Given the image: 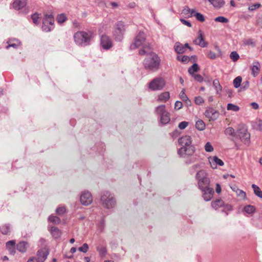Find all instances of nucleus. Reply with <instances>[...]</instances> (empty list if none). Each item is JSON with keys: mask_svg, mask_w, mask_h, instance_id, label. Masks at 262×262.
<instances>
[{"mask_svg": "<svg viewBox=\"0 0 262 262\" xmlns=\"http://www.w3.org/2000/svg\"><path fill=\"white\" fill-rule=\"evenodd\" d=\"M179 144L181 147L178 150V154L180 157L192 156L194 151V147L191 145L192 139L189 136H184L179 139Z\"/></svg>", "mask_w": 262, "mask_h": 262, "instance_id": "f257e3e1", "label": "nucleus"}, {"mask_svg": "<svg viewBox=\"0 0 262 262\" xmlns=\"http://www.w3.org/2000/svg\"><path fill=\"white\" fill-rule=\"evenodd\" d=\"M145 35L143 32H139L136 36L135 41L131 44L130 49L135 50L137 48L142 47V49L139 51V55H143L149 52L150 48L149 45L146 42Z\"/></svg>", "mask_w": 262, "mask_h": 262, "instance_id": "f03ea898", "label": "nucleus"}, {"mask_svg": "<svg viewBox=\"0 0 262 262\" xmlns=\"http://www.w3.org/2000/svg\"><path fill=\"white\" fill-rule=\"evenodd\" d=\"M146 54H147V56L144 60L143 64L144 68L148 70H157L160 63V59L158 55L152 52L151 50H149V52L146 53Z\"/></svg>", "mask_w": 262, "mask_h": 262, "instance_id": "7ed1b4c3", "label": "nucleus"}, {"mask_svg": "<svg viewBox=\"0 0 262 262\" xmlns=\"http://www.w3.org/2000/svg\"><path fill=\"white\" fill-rule=\"evenodd\" d=\"M93 37V33L91 32L78 31L74 35L75 43L81 46H85L89 45Z\"/></svg>", "mask_w": 262, "mask_h": 262, "instance_id": "20e7f679", "label": "nucleus"}, {"mask_svg": "<svg viewBox=\"0 0 262 262\" xmlns=\"http://www.w3.org/2000/svg\"><path fill=\"white\" fill-rule=\"evenodd\" d=\"M195 178L198 181L199 189H204L210 186V181L205 170H201L198 171L196 174Z\"/></svg>", "mask_w": 262, "mask_h": 262, "instance_id": "39448f33", "label": "nucleus"}, {"mask_svg": "<svg viewBox=\"0 0 262 262\" xmlns=\"http://www.w3.org/2000/svg\"><path fill=\"white\" fill-rule=\"evenodd\" d=\"M155 112L160 117L161 124H166L170 121V114L166 110L165 105H161L157 107Z\"/></svg>", "mask_w": 262, "mask_h": 262, "instance_id": "423d86ee", "label": "nucleus"}, {"mask_svg": "<svg viewBox=\"0 0 262 262\" xmlns=\"http://www.w3.org/2000/svg\"><path fill=\"white\" fill-rule=\"evenodd\" d=\"M125 31V25L123 22L120 21L116 24L113 31V36L118 41H121Z\"/></svg>", "mask_w": 262, "mask_h": 262, "instance_id": "0eeeda50", "label": "nucleus"}, {"mask_svg": "<svg viewBox=\"0 0 262 262\" xmlns=\"http://www.w3.org/2000/svg\"><path fill=\"white\" fill-rule=\"evenodd\" d=\"M101 202L102 205L107 209L114 207L116 204L115 200L108 191L103 193L101 197Z\"/></svg>", "mask_w": 262, "mask_h": 262, "instance_id": "6e6552de", "label": "nucleus"}, {"mask_svg": "<svg viewBox=\"0 0 262 262\" xmlns=\"http://www.w3.org/2000/svg\"><path fill=\"white\" fill-rule=\"evenodd\" d=\"M54 19L52 14H46L42 21V29L43 31L48 32L54 28Z\"/></svg>", "mask_w": 262, "mask_h": 262, "instance_id": "1a4fd4ad", "label": "nucleus"}, {"mask_svg": "<svg viewBox=\"0 0 262 262\" xmlns=\"http://www.w3.org/2000/svg\"><path fill=\"white\" fill-rule=\"evenodd\" d=\"M165 84L162 78H156L149 83V88L152 90H160L162 89Z\"/></svg>", "mask_w": 262, "mask_h": 262, "instance_id": "9d476101", "label": "nucleus"}, {"mask_svg": "<svg viewBox=\"0 0 262 262\" xmlns=\"http://www.w3.org/2000/svg\"><path fill=\"white\" fill-rule=\"evenodd\" d=\"M237 134L242 142L245 143H248L249 142L250 135L248 132L247 129L245 125H242L237 129Z\"/></svg>", "mask_w": 262, "mask_h": 262, "instance_id": "9b49d317", "label": "nucleus"}, {"mask_svg": "<svg viewBox=\"0 0 262 262\" xmlns=\"http://www.w3.org/2000/svg\"><path fill=\"white\" fill-rule=\"evenodd\" d=\"M202 192V196L204 200L206 201H209L211 200L214 193L213 188L210 186L204 189H200Z\"/></svg>", "mask_w": 262, "mask_h": 262, "instance_id": "f8f14e48", "label": "nucleus"}, {"mask_svg": "<svg viewBox=\"0 0 262 262\" xmlns=\"http://www.w3.org/2000/svg\"><path fill=\"white\" fill-rule=\"evenodd\" d=\"M93 201L91 194L89 191H84L80 196V202L83 205H90Z\"/></svg>", "mask_w": 262, "mask_h": 262, "instance_id": "ddd939ff", "label": "nucleus"}, {"mask_svg": "<svg viewBox=\"0 0 262 262\" xmlns=\"http://www.w3.org/2000/svg\"><path fill=\"white\" fill-rule=\"evenodd\" d=\"M205 115L210 120H215L219 117V112L212 107H208L205 112Z\"/></svg>", "mask_w": 262, "mask_h": 262, "instance_id": "4468645a", "label": "nucleus"}, {"mask_svg": "<svg viewBox=\"0 0 262 262\" xmlns=\"http://www.w3.org/2000/svg\"><path fill=\"white\" fill-rule=\"evenodd\" d=\"M49 251L46 249H42L37 251L36 257L35 258L36 262H44L47 258Z\"/></svg>", "mask_w": 262, "mask_h": 262, "instance_id": "2eb2a0df", "label": "nucleus"}, {"mask_svg": "<svg viewBox=\"0 0 262 262\" xmlns=\"http://www.w3.org/2000/svg\"><path fill=\"white\" fill-rule=\"evenodd\" d=\"M100 43L102 47L105 50L109 49L112 46V40L108 36L105 35L101 36Z\"/></svg>", "mask_w": 262, "mask_h": 262, "instance_id": "dca6fc26", "label": "nucleus"}, {"mask_svg": "<svg viewBox=\"0 0 262 262\" xmlns=\"http://www.w3.org/2000/svg\"><path fill=\"white\" fill-rule=\"evenodd\" d=\"M193 42L197 45L200 46L201 47H206L208 45V42H205L204 40L203 34L201 30L198 32V37L195 39Z\"/></svg>", "mask_w": 262, "mask_h": 262, "instance_id": "f3484780", "label": "nucleus"}, {"mask_svg": "<svg viewBox=\"0 0 262 262\" xmlns=\"http://www.w3.org/2000/svg\"><path fill=\"white\" fill-rule=\"evenodd\" d=\"M209 163L211 165V166L212 168H216L217 165L220 166H223L224 162L222 160L218 158L216 156H214L212 158H210L209 159Z\"/></svg>", "mask_w": 262, "mask_h": 262, "instance_id": "a211bd4d", "label": "nucleus"}, {"mask_svg": "<svg viewBox=\"0 0 262 262\" xmlns=\"http://www.w3.org/2000/svg\"><path fill=\"white\" fill-rule=\"evenodd\" d=\"M15 242L14 241H10L6 243V247L11 254H14L15 253Z\"/></svg>", "mask_w": 262, "mask_h": 262, "instance_id": "6ab92c4d", "label": "nucleus"}, {"mask_svg": "<svg viewBox=\"0 0 262 262\" xmlns=\"http://www.w3.org/2000/svg\"><path fill=\"white\" fill-rule=\"evenodd\" d=\"M26 5V0H15L13 3L14 9L19 10Z\"/></svg>", "mask_w": 262, "mask_h": 262, "instance_id": "aec40b11", "label": "nucleus"}, {"mask_svg": "<svg viewBox=\"0 0 262 262\" xmlns=\"http://www.w3.org/2000/svg\"><path fill=\"white\" fill-rule=\"evenodd\" d=\"M174 48L176 52L178 54H182L186 52L185 46L179 42L175 43Z\"/></svg>", "mask_w": 262, "mask_h": 262, "instance_id": "412c9836", "label": "nucleus"}, {"mask_svg": "<svg viewBox=\"0 0 262 262\" xmlns=\"http://www.w3.org/2000/svg\"><path fill=\"white\" fill-rule=\"evenodd\" d=\"M29 247L28 243L26 242H19L17 245V249L20 252H25Z\"/></svg>", "mask_w": 262, "mask_h": 262, "instance_id": "4be33fe9", "label": "nucleus"}, {"mask_svg": "<svg viewBox=\"0 0 262 262\" xmlns=\"http://www.w3.org/2000/svg\"><path fill=\"white\" fill-rule=\"evenodd\" d=\"M260 63L258 61H254L251 68L252 74L255 77L259 73L260 70Z\"/></svg>", "mask_w": 262, "mask_h": 262, "instance_id": "5701e85b", "label": "nucleus"}, {"mask_svg": "<svg viewBox=\"0 0 262 262\" xmlns=\"http://www.w3.org/2000/svg\"><path fill=\"white\" fill-rule=\"evenodd\" d=\"M208 1L215 8H221L225 4L224 0H208Z\"/></svg>", "mask_w": 262, "mask_h": 262, "instance_id": "b1692460", "label": "nucleus"}, {"mask_svg": "<svg viewBox=\"0 0 262 262\" xmlns=\"http://www.w3.org/2000/svg\"><path fill=\"white\" fill-rule=\"evenodd\" d=\"M50 231L53 236L55 238L59 237L61 234V231L55 227H51Z\"/></svg>", "mask_w": 262, "mask_h": 262, "instance_id": "393cba45", "label": "nucleus"}, {"mask_svg": "<svg viewBox=\"0 0 262 262\" xmlns=\"http://www.w3.org/2000/svg\"><path fill=\"white\" fill-rule=\"evenodd\" d=\"M169 92H163L159 96L158 101L159 102H166L169 99Z\"/></svg>", "mask_w": 262, "mask_h": 262, "instance_id": "a878e982", "label": "nucleus"}, {"mask_svg": "<svg viewBox=\"0 0 262 262\" xmlns=\"http://www.w3.org/2000/svg\"><path fill=\"white\" fill-rule=\"evenodd\" d=\"M224 205V202L221 199H217L214 201L212 202L211 206L215 209H217Z\"/></svg>", "mask_w": 262, "mask_h": 262, "instance_id": "bb28decb", "label": "nucleus"}, {"mask_svg": "<svg viewBox=\"0 0 262 262\" xmlns=\"http://www.w3.org/2000/svg\"><path fill=\"white\" fill-rule=\"evenodd\" d=\"M180 97L184 101L187 105H190L191 103L190 101L189 100L187 96L186 95L185 93V90H183L180 93Z\"/></svg>", "mask_w": 262, "mask_h": 262, "instance_id": "cd10ccee", "label": "nucleus"}, {"mask_svg": "<svg viewBox=\"0 0 262 262\" xmlns=\"http://www.w3.org/2000/svg\"><path fill=\"white\" fill-rule=\"evenodd\" d=\"M252 187L253 189L254 194L260 198H262V191L259 187L255 184H252Z\"/></svg>", "mask_w": 262, "mask_h": 262, "instance_id": "c85d7f7f", "label": "nucleus"}, {"mask_svg": "<svg viewBox=\"0 0 262 262\" xmlns=\"http://www.w3.org/2000/svg\"><path fill=\"white\" fill-rule=\"evenodd\" d=\"M195 127L199 130H203L205 128V124L202 120H198L195 122Z\"/></svg>", "mask_w": 262, "mask_h": 262, "instance_id": "c756f323", "label": "nucleus"}, {"mask_svg": "<svg viewBox=\"0 0 262 262\" xmlns=\"http://www.w3.org/2000/svg\"><path fill=\"white\" fill-rule=\"evenodd\" d=\"M48 221L54 224H59L61 220L59 217L54 216V215H50L48 217Z\"/></svg>", "mask_w": 262, "mask_h": 262, "instance_id": "7c9ffc66", "label": "nucleus"}, {"mask_svg": "<svg viewBox=\"0 0 262 262\" xmlns=\"http://www.w3.org/2000/svg\"><path fill=\"white\" fill-rule=\"evenodd\" d=\"M177 60L180 61L182 63H186L190 60V57L188 56L184 55H178L177 57Z\"/></svg>", "mask_w": 262, "mask_h": 262, "instance_id": "2f4dec72", "label": "nucleus"}, {"mask_svg": "<svg viewBox=\"0 0 262 262\" xmlns=\"http://www.w3.org/2000/svg\"><path fill=\"white\" fill-rule=\"evenodd\" d=\"M242 81V78L241 76H237L236 77L233 82V85L235 88H239Z\"/></svg>", "mask_w": 262, "mask_h": 262, "instance_id": "473e14b6", "label": "nucleus"}, {"mask_svg": "<svg viewBox=\"0 0 262 262\" xmlns=\"http://www.w3.org/2000/svg\"><path fill=\"white\" fill-rule=\"evenodd\" d=\"M213 85L214 86V88H215L217 93H220L222 92V86L220 85V84L219 83V81L218 80H217V79L214 80L213 81Z\"/></svg>", "mask_w": 262, "mask_h": 262, "instance_id": "72a5a7b5", "label": "nucleus"}, {"mask_svg": "<svg viewBox=\"0 0 262 262\" xmlns=\"http://www.w3.org/2000/svg\"><path fill=\"white\" fill-rule=\"evenodd\" d=\"M199 70V66L197 63H194L188 69V72L190 75H193Z\"/></svg>", "mask_w": 262, "mask_h": 262, "instance_id": "f704fd0d", "label": "nucleus"}, {"mask_svg": "<svg viewBox=\"0 0 262 262\" xmlns=\"http://www.w3.org/2000/svg\"><path fill=\"white\" fill-rule=\"evenodd\" d=\"M67 19L66 15L63 13L59 14L56 18L57 22L59 24L64 23L66 21Z\"/></svg>", "mask_w": 262, "mask_h": 262, "instance_id": "c9c22d12", "label": "nucleus"}, {"mask_svg": "<svg viewBox=\"0 0 262 262\" xmlns=\"http://www.w3.org/2000/svg\"><path fill=\"white\" fill-rule=\"evenodd\" d=\"M10 227L8 225L3 226L1 229V231L3 234H8L10 232Z\"/></svg>", "mask_w": 262, "mask_h": 262, "instance_id": "e433bc0d", "label": "nucleus"}, {"mask_svg": "<svg viewBox=\"0 0 262 262\" xmlns=\"http://www.w3.org/2000/svg\"><path fill=\"white\" fill-rule=\"evenodd\" d=\"M255 209L253 206L247 205L244 207V211L247 213L251 214L255 212Z\"/></svg>", "mask_w": 262, "mask_h": 262, "instance_id": "4c0bfd02", "label": "nucleus"}, {"mask_svg": "<svg viewBox=\"0 0 262 262\" xmlns=\"http://www.w3.org/2000/svg\"><path fill=\"white\" fill-rule=\"evenodd\" d=\"M227 108L228 110L232 111L233 112H237L239 110V107L237 105L232 103H228Z\"/></svg>", "mask_w": 262, "mask_h": 262, "instance_id": "58836bf2", "label": "nucleus"}, {"mask_svg": "<svg viewBox=\"0 0 262 262\" xmlns=\"http://www.w3.org/2000/svg\"><path fill=\"white\" fill-rule=\"evenodd\" d=\"M230 58L233 62H235L238 60L239 56L236 52L233 51L230 53Z\"/></svg>", "mask_w": 262, "mask_h": 262, "instance_id": "ea45409f", "label": "nucleus"}, {"mask_svg": "<svg viewBox=\"0 0 262 262\" xmlns=\"http://www.w3.org/2000/svg\"><path fill=\"white\" fill-rule=\"evenodd\" d=\"M97 250L98 251L101 256H104L106 253V249L105 247L103 246L98 247Z\"/></svg>", "mask_w": 262, "mask_h": 262, "instance_id": "a19ab883", "label": "nucleus"}, {"mask_svg": "<svg viewBox=\"0 0 262 262\" xmlns=\"http://www.w3.org/2000/svg\"><path fill=\"white\" fill-rule=\"evenodd\" d=\"M225 134L227 135L234 136V129L231 127H227L225 130Z\"/></svg>", "mask_w": 262, "mask_h": 262, "instance_id": "79ce46f5", "label": "nucleus"}, {"mask_svg": "<svg viewBox=\"0 0 262 262\" xmlns=\"http://www.w3.org/2000/svg\"><path fill=\"white\" fill-rule=\"evenodd\" d=\"M214 21L216 22H220L222 23H227L229 20L224 16H218L214 18Z\"/></svg>", "mask_w": 262, "mask_h": 262, "instance_id": "37998d69", "label": "nucleus"}, {"mask_svg": "<svg viewBox=\"0 0 262 262\" xmlns=\"http://www.w3.org/2000/svg\"><path fill=\"white\" fill-rule=\"evenodd\" d=\"M249 86V82L248 80L244 81L242 83H241L240 86V91H243L248 89Z\"/></svg>", "mask_w": 262, "mask_h": 262, "instance_id": "c03bdc74", "label": "nucleus"}, {"mask_svg": "<svg viewBox=\"0 0 262 262\" xmlns=\"http://www.w3.org/2000/svg\"><path fill=\"white\" fill-rule=\"evenodd\" d=\"M194 16H195L196 19L201 22H204L205 21V18L203 14L200 13H195L194 14Z\"/></svg>", "mask_w": 262, "mask_h": 262, "instance_id": "a18cd8bd", "label": "nucleus"}, {"mask_svg": "<svg viewBox=\"0 0 262 262\" xmlns=\"http://www.w3.org/2000/svg\"><path fill=\"white\" fill-rule=\"evenodd\" d=\"M205 150L207 152H211L213 150V147L210 142H207L205 145Z\"/></svg>", "mask_w": 262, "mask_h": 262, "instance_id": "49530a36", "label": "nucleus"}, {"mask_svg": "<svg viewBox=\"0 0 262 262\" xmlns=\"http://www.w3.org/2000/svg\"><path fill=\"white\" fill-rule=\"evenodd\" d=\"M207 56L210 59H214L219 56L212 51H209L207 54Z\"/></svg>", "mask_w": 262, "mask_h": 262, "instance_id": "de8ad7c7", "label": "nucleus"}, {"mask_svg": "<svg viewBox=\"0 0 262 262\" xmlns=\"http://www.w3.org/2000/svg\"><path fill=\"white\" fill-rule=\"evenodd\" d=\"M31 18L33 20V22L35 24L38 25L39 24V16H38V14H36V13L33 14V15H32Z\"/></svg>", "mask_w": 262, "mask_h": 262, "instance_id": "09e8293b", "label": "nucleus"}, {"mask_svg": "<svg viewBox=\"0 0 262 262\" xmlns=\"http://www.w3.org/2000/svg\"><path fill=\"white\" fill-rule=\"evenodd\" d=\"M236 193L238 196H240L242 199L246 198V194L245 192L241 189H236Z\"/></svg>", "mask_w": 262, "mask_h": 262, "instance_id": "8fccbe9b", "label": "nucleus"}, {"mask_svg": "<svg viewBox=\"0 0 262 262\" xmlns=\"http://www.w3.org/2000/svg\"><path fill=\"white\" fill-rule=\"evenodd\" d=\"M89 249V246L87 244H84L82 247L78 248V250L80 252L86 253Z\"/></svg>", "mask_w": 262, "mask_h": 262, "instance_id": "3c124183", "label": "nucleus"}, {"mask_svg": "<svg viewBox=\"0 0 262 262\" xmlns=\"http://www.w3.org/2000/svg\"><path fill=\"white\" fill-rule=\"evenodd\" d=\"M66 212V208L64 207H59L56 210V212L59 215H62Z\"/></svg>", "mask_w": 262, "mask_h": 262, "instance_id": "603ef678", "label": "nucleus"}, {"mask_svg": "<svg viewBox=\"0 0 262 262\" xmlns=\"http://www.w3.org/2000/svg\"><path fill=\"white\" fill-rule=\"evenodd\" d=\"M194 101L198 105H200L204 102L203 98L201 96L196 97L194 99Z\"/></svg>", "mask_w": 262, "mask_h": 262, "instance_id": "864d4df0", "label": "nucleus"}, {"mask_svg": "<svg viewBox=\"0 0 262 262\" xmlns=\"http://www.w3.org/2000/svg\"><path fill=\"white\" fill-rule=\"evenodd\" d=\"M188 122L182 121L179 123L178 127L180 129H184L188 126Z\"/></svg>", "mask_w": 262, "mask_h": 262, "instance_id": "5fc2aeb1", "label": "nucleus"}, {"mask_svg": "<svg viewBox=\"0 0 262 262\" xmlns=\"http://www.w3.org/2000/svg\"><path fill=\"white\" fill-rule=\"evenodd\" d=\"M260 7V4L257 3V4H255L250 6L248 8V9L250 11H254V10L259 8Z\"/></svg>", "mask_w": 262, "mask_h": 262, "instance_id": "6e6d98bb", "label": "nucleus"}, {"mask_svg": "<svg viewBox=\"0 0 262 262\" xmlns=\"http://www.w3.org/2000/svg\"><path fill=\"white\" fill-rule=\"evenodd\" d=\"M183 106L182 102L179 101H177L174 104L175 110H179Z\"/></svg>", "mask_w": 262, "mask_h": 262, "instance_id": "4d7b16f0", "label": "nucleus"}, {"mask_svg": "<svg viewBox=\"0 0 262 262\" xmlns=\"http://www.w3.org/2000/svg\"><path fill=\"white\" fill-rule=\"evenodd\" d=\"M193 76L194 79L198 82H201L203 81V77L200 74H195V75H193Z\"/></svg>", "mask_w": 262, "mask_h": 262, "instance_id": "13d9d810", "label": "nucleus"}, {"mask_svg": "<svg viewBox=\"0 0 262 262\" xmlns=\"http://www.w3.org/2000/svg\"><path fill=\"white\" fill-rule=\"evenodd\" d=\"M20 44V42L17 40L16 43H11L7 46L6 48L9 49L10 47H13L14 48L18 47Z\"/></svg>", "mask_w": 262, "mask_h": 262, "instance_id": "bf43d9fd", "label": "nucleus"}, {"mask_svg": "<svg viewBox=\"0 0 262 262\" xmlns=\"http://www.w3.org/2000/svg\"><path fill=\"white\" fill-rule=\"evenodd\" d=\"M180 21L183 25H186L189 27H191V24L189 21L182 18L180 19Z\"/></svg>", "mask_w": 262, "mask_h": 262, "instance_id": "052dcab7", "label": "nucleus"}, {"mask_svg": "<svg viewBox=\"0 0 262 262\" xmlns=\"http://www.w3.org/2000/svg\"><path fill=\"white\" fill-rule=\"evenodd\" d=\"M190 11L191 9L190 8H189L188 7H186L183 9V13L184 14L186 15L188 14V13H190Z\"/></svg>", "mask_w": 262, "mask_h": 262, "instance_id": "680f3d73", "label": "nucleus"}, {"mask_svg": "<svg viewBox=\"0 0 262 262\" xmlns=\"http://www.w3.org/2000/svg\"><path fill=\"white\" fill-rule=\"evenodd\" d=\"M250 105L255 110H257L258 108V104L256 102H252L250 104Z\"/></svg>", "mask_w": 262, "mask_h": 262, "instance_id": "e2e57ef3", "label": "nucleus"}, {"mask_svg": "<svg viewBox=\"0 0 262 262\" xmlns=\"http://www.w3.org/2000/svg\"><path fill=\"white\" fill-rule=\"evenodd\" d=\"M214 48L219 53L218 56H221L222 55V51H221V49H220V48L217 45H215L214 46Z\"/></svg>", "mask_w": 262, "mask_h": 262, "instance_id": "0e129e2a", "label": "nucleus"}, {"mask_svg": "<svg viewBox=\"0 0 262 262\" xmlns=\"http://www.w3.org/2000/svg\"><path fill=\"white\" fill-rule=\"evenodd\" d=\"M215 191L217 193H220L221 192V187L219 184H216Z\"/></svg>", "mask_w": 262, "mask_h": 262, "instance_id": "69168bd1", "label": "nucleus"}, {"mask_svg": "<svg viewBox=\"0 0 262 262\" xmlns=\"http://www.w3.org/2000/svg\"><path fill=\"white\" fill-rule=\"evenodd\" d=\"M27 262H36L34 257H32L30 258Z\"/></svg>", "mask_w": 262, "mask_h": 262, "instance_id": "338daca9", "label": "nucleus"}, {"mask_svg": "<svg viewBox=\"0 0 262 262\" xmlns=\"http://www.w3.org/2000/svg\"><path fill=\"white\" fill-rule=\"evenodd\" d=\"M85 262H93L91 260L90 258L89 257H85L84 258Z\"/></svg>", "mask_w": 262, "mask_h": 262, "instance_id": "774afa93", "label": "nucleus"}]
</instances>
